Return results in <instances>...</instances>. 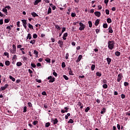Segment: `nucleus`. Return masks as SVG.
<instances>
[{"mask_svg":"<svg viewBox=\"0 0 130 130\" xmlns=\"http://www.w3.org/2000/svg\"><path fill=\"white\" fill-rule=\"evenodd\" d=\"M68 72H69V75L71 76H74V73L73 72V71H72V69L71 68V67H69L68 68Z\"/></svg>","mask_w":130,"mask_h":130,"instance_id":"423d86ee","label":"nucleus"},{"mask_svg":"<svg viewBox=\"0 0 130 130\" xmlns=\"http://www.w3.org/2000/svg\"><path fill=\"white\" fill-rule=\"evenodd\" d=\"M82 57H83V56H82V55H80L78 56V59L76 60V62H79V61H81V59H82Z\"/></svg>","mask_w":130,"mask_h":130,"instance_id":"6e6552de","label":"nucleus"},{"mask_svg":"<svg viewBox=\"0 0 130 130\" xmlns=\"http://www.w3.org/2000/svg\"><path fill=\"white\" fill-rule=\"evenodd\" d=\"M10 51L11 53H12L13 54H15V53H16V51L14 50L13 49H10Z\"/></svg>","mask_w":130,"mask_h":130,"instance_id":"a878e982","label":"nucleus"},{"mask_svg":"<svg viewBox=\"0 0 130 130\" xmlns=\"http://www.w3.org/2000/svg\"><path fill=\"white\" fill-rule=\"evenodd\" d=\"M42 0H36L35 3H34V5L35 6H37L39 3H41Z\"/></svg>","mask_w":130,"mask_h":130,"instance_id":"9d476101","label":"nucleus"},{"mask_svg":"<svg viewBox=\"0 0 130 130\" xmlns=\"http://www.w3.org/2000/svg\"><path fill=\"white\" fill-rule=\"evenodd\" d=\"M68 123H74V120L73 119H70L68 121Z\"/></svg>","mask_w":130,"mask_h":130,"instance_id":"ea45409f","label":"nucleus"},{"mask_svg":"<svg viewBox=\"0 0 130 130\" xmlns=\"http://www.w3.org/2000/svg\"><path fill=\"white\" fill-rule=\"evenodd\" d=\"M4 87L5 88V89H7V88L9 87V84H6Z\"/></svg>","mask_w":130,"mask_h":130,"instance_id":"69168bd1","label":"nucleus"},{"mask_svg":"<svg viewBox=\"0 0 130 130\" xmlns=\"http://www.w3.org/2000/svg\"><path fill=\"white\" fill-rule=\"evenodd\" d=\"M63 78H64V79L66 80V81H68V80H69V77H68L67 75H63Z\"/></svg>","mask_w":130,"mask_h":130,"instance_id":"de8ad7c7","label":"nucleus"},{"mask_svg":"<svg viewBox=\"0 0 130 130\" xmlns=\"http://www.w3.org/2000/svg\"><path fill=\"white\" fill-rule=\"evenodd\" d=\"M10 61L9 60H7L6 61H5V65L6 66H10Z\"/></svg>","mask_w":130,"mask_h":130,"instance_id":"7c9ffc66","label":"nucleus"},{"mask_svg":"<svg viewBox=\"0 0 130 130\" xmlns=\"http://www.w3.org/2000/svg\"><path fill=\"white\" fill-rule=\"evenodd\" d=\"M6 89V88H5L4 86H2L1 87V89H0V91H5Z\"/></svg>","mask_w":130,"mask_h":130,"instance_id":"5fc2aeb1","label":"nucleus"},{"mask_svg":"<svg viewBox=\"0 0 130 130\" xmlns=\"http://www.w3.org/2000/svg\"><path fill=\"white\" fill-rule=\"evenodd\" d=\"M4 24V20L0 19V25H3Z\"/></svg>","mask_w":130,"mask_h":130,"instance_id":"13d9d810","label":"nucleus"},{"mask_svg":"<svg viewBox=\"0 0 130 130\" xmlns=\"http://www.w3.org/2000/svg\"><path fill=\"white\" fill-rule=\"evenodd\" d=\"M99 22H100V19H96L95 22V26H98L99 25Z\"/></svg>","mask_w":130,"mask_h":130,"instance_id":"ddd939ff","label":"nucleus"},{"mask_svg":"<svg viewBox=\"0 0 130 130\" xmlns=\"http://www.w3.org/2000/svg\"><path fill=\"white\" fill-rule=\"evenodd\" d=\"M95 67L96 66H95V64H92L91 67H90L91 71H94V70H95Z\"/></svg>","mask_w":130,"mask_h":130,"instance_id":"5701e85b","label":"nucleus"},{"mask_svg":"<svg viewBox=\"0 0 130 130\" xmlns=\"http://www.w3.org/2000/svg\"><path fill=\"white\" fill-rule=\"evenodd\" d=\"M37 123H38V121H37V120H36L32 122V124L34 125H36L37 124Z\"/></svg>","mask_w":130,"mask_h":130,"instance_id":"79ce46f5","label":"nucleus"},{"mask_svg":"<svg viewBox=\"0 0 130 130\" xmlns=\"http://www.w3.org/2000/svg\"><path fill=\"white\" fill-rule=\"evenodd\" d=\"M107 23H109V24H110V23H111V22H112V20H111V18H107Z\"/></svg>","mask_w":130,"mask_h":130,"instance_id":"c756f323","label":"nucleus"},{"mask_svg":"<svg viewBox=\"0 0 130 130\" xmlns=\"http://www.w3.org/2000/svg\"><path fill=\"white\" fill-rule=\"evenodd\" d=\"M64 31H66V27H62L61 32L63 33V32H64Z\"/></svg>","mask_w":130,"mask_h":130,"instance_id":"774afa93","label":"nucleus"},{"mask_svg":"<svg viewBox=\"0 0 130 130\" xmlns=\"http://www.w3.org/2000/svg\"><path fill=\"white\" fill-rule=\"evenodd\" d=\"M28 28H29V29H34L33 28V25H32L31 24L28 23Z\"/></svg>","mask_w":130,"mask_h":130,"instance_id":"4c0bfd02","label":"nucleus"},{"mask_svg":"<svg viewBox=\"0 0 130 130\" xmlns=\"http://www.w3.org/2000/svg\"><path fill=\"white\" fill-rule=\"evenodd\" d=\"M97 77H101L102 76V73L100 72H98L96 73Z\"/></svg>","mask_w":130,"mask_h":130,"instance_id":"4468645a","label":"nucleus"},{"mask_svg":"<svg viewBox=\"0 0 130 130\" xmlns=\"http://www.w3.org/2000/svg\"><path fill=\"white\" fill-rule=\"evenodd\" d=\"M69 53H67L66 54L65 58H66V59H69Z\"/></svg>","mask_w":130,"mask_h":130,"instance_id":"603ef678","label":"nucleus"},{"mask_svg":"<svg viewBox=\"0 0 130 130\" xmlns=\"http://www.w3.org/2000/svg\"><path fill=\"white\" fill-rule=\"evenodd\" d=\"M3 12H4V13H5L6 15H8V10L7 9V8H6V7L3 9Z\"/></svg>","mask_w":130,"mask_h":130,"instance_id":"f8f14e48","label":"nucleus"},{"mask_svg":"<svg viewBox=\"0 0 130 130\" xmlns=\"http://www.w3.org/2000/svg\"><path fill=\"white\" fill-rule=\"evenodd\" d=\"M51 122L53 123V124H57V122H58V120L57 118L54 119L53 118H52L51 119Z\"/></svg>","mask_w":130,"mask_h":130,"instance_id":"20e7f679","label":"nucleus"},{"mask_svg":"<svg viewBox=\"0 0 130 130\" xmlns=\"http://www.w3.org/2000/svg\"><path fill=\"white\" fill-rule=\"evenodd\" d=\"M12 47H13V50L16 51V45H13L12 46Z\"/></svg>","mask_w":130,"mask_h":130,"instance_id":"3c124183","label":"nucleus"},{"mask_svg":"<svg viewBox=\"0 0 130 130\" xmlns=\"http://www.w3.org/2000/svg\"><path fill=\"white\" fill-rule=\"evenodd\" d=\"M5 23H9L10 22V19H5L4 20Z\"/></svg>","mask_w":130,"mask_h":130,"instance_id":"864d4df0","label":"nucleus"},{"mask_svg":"<svg viewBox=\"0 0 130 130\" xmlns=\"http://www.w3.org/2000/svg\"><path fill=\"white\" fill-rule=\"evenodd\" d=\"M53 75L55 77H57V73H56V72H55V71H54V72L53 73Z\"/></svg>","mask_w":130,"mask_h":130,"instance_id":"c03bdc74","label":"nucleus"},{"mask_svg":"<svg viewBox=\"0 0 130 130\" xmlns=\"http://www.w3.org/2000/svg\"><path fill=\"white\" fill-rule=\"evenodd\" d=\"M108 27V25L107 24V23H104L103 24V28H106Z\"/></svg>","mask_w":130,"mask_h":130,"instance_id":"e433bc0d","label":"nucleus"},{"mask_svg":"<svg viewBox=\"0 0 130 130\" xmlns=\"http://www.w3.org/2000/svg\"><path fill=\"white\" fill-rule=\"evenodd\" d=\"M115 54L116 56H119L120 55V52L116 51Z\"/></svg>","mask_w":130,"mask_h":130,"instance_id":"c85d7f7f","label":"nucleus"},{"mask_svg":"<svg viewBox=\"0 0 130 130\" xmlns=\"http://www.w3.org/2000/svg\"><path fill=\"white\" fill-rule=\"evenodd\" d=\"M42 95H43V96H47V93H46V91H43L42 92Z\"/></svg>","mask_w":130,"mask_h":130,"instance_id":"a19ab883","label":"nucleus"},{"mask_svg":"<svg viewBox=\"0 0 130 130\" xmlns=\"http://www.w3.org/2000/svg\"><path fill=\"white\" fill-rule=\"evenodd\" d=\"M31 16H32L34 18H35V17H38L37 13H35V12L31 13Z\"/></svg>","mask_w":130,"mask_h":130,"instance_id":"9b49d317","label":"nucleus"},{"mask_svg":"<svg viewBox=\"0 0 130 130\" xmlns=\"http://www.w3.org/2000/svg\"><path fill=\"white\" fill-rule=\"evenodd\" d=\"M103 88H104V89H107V88H108V85L107 84H104L103 85Z\"/></svg>","mask_w":130,"mask_h":130,"instance_id":"cd10ccee","label":"nucleus"},{"mask_svg":"<svg viewBox=\"0 0 130 130\" xmlns=\"http://www.w3.org/2000/svg\"><path fill=\"white\" fill-rule=\"evenodd\" d=\"M21 22L23 23V26L24 27L25 29H26L27 28V21L26 20H22Z\"/></svg>","mask_w":130,"mask_h":130,"instance_id":"39448f33","label":"nucleus"},{"mask_svg":"<svg viewBox=\"0 0 130 130\" xmlns=\"http://www.w3.org/2000/svg\"><path fill=\"white\" fill-rule=\"evenodd\" d=\"M114 44L115 43H114V41H109L108 42V47L109 49H110V50H112L113 48H114Z\"/></svg>","mask_w":130,"mask_h":130,"instance_id":"f257e3e1","label":"nucleus"},{"mask_svg":"<svg viewBox=\"0 0 130 130\" xmlns=\"http://www.w3.org/2000/svg\"><path fill=\"white\" fill-rule=\"evenodd\" d=\"M55 28H56V29H57V30H60V26H59L58 25H55Z\"/></svg>","mask_w":130,"mask_h":130,"instance_id":"2f4dec72","label":"nucleus"},{"mask_svg":"<svg viewBox=\"0 0 130 130\" xmlns=\"http://www.w3.org/2000/svg\"><path fill=\"white\" fill-rule=\"evenodd\" d=\"M6 29H8V30H9V31H11V30H12V28H11V26H8L6 27Z\"/></svg>","mask_w":130,"mask_h":130,"instance_id":"052dcab7","label":"nucleus"},{"mask_svg":"<svg viewBox=\"0 0 130 130\" xmlns=\"http://www.w3.org/2000/svg\"><path fill=\"white\" fill-rule=\"evenodd\" d=\"M103 83H104V84H107V80H106V79H104L103 80Z\"/></svg>","mask_w":130,"mask_h":130,"instance_id":"0e129e2a","label":"nucleus"},{"mask_svg":"<svg viewBox=\"0 0 130 130\" xmlns=\"http://www.w3.org/2000/svg\"><path fill=\"white\" fill-rule=\"evenodd\" d=\"M122 77H123V76H122V73H120L119 75H118L117 81L118 82H120L121 80H122Z\"/></svg>","mask_w":130,"mask_h":130,"instance_id":"7ed1b4c3","label":"nucleus"},{"mask_svg":"<svg viewBox=\"0 0 130 130\" xmlns=\"http://www.w3.org/2000/svg\"><path fill=\"white\" fill-rule=\"evenodd\" d=\"M94 15L96 17H100L101 16V13L99 11H96L94 12Z\"/></svg>","mask_w":130,"mask_h":130,"instance_id":"0eeeda50","label":"nucleus"},{"mask_svg":"<svg viewBox=\"0 0 130 130\" xmlns=\"http://www.w3.org/2000/svg\"><path fill=\"white\" fill-rule=\"evenodd\" d=\"M55 81V78L53 77L51 79H50L49 82V83H53V82Z\"/></svg>","mask_w":130,"mask_h":130,"instance_id":"f3484780","label":"nucleus"},{"mask_svg":"<svg viewBox=\"0 0 130 130\" xmlns=\"http://www.w3.org/2000/svg\"><path fill=\"white\" fill-rule=\"evenodd\" d=\"M79 26H80V27H79V29L80 31H83V30H84V29H85V28H86V25L84 24L82 22L79 23Z\"/></svg>","mask_w":130,"mask_h":130,"instance_id":"f03ea898","label":"nucleus"},{"mask_svg":"<svg viewBox=\"0 0 130 130\" xmlns=\"http://www.w3.org/2000/svg\"><path fill=\"white\" fill-rule=\"evenodd\" d=\"M31 38L32 36H31V34H28L27 35V39H29L30 40V39H31Z\"/></svg>","mask_w":130,"mask_h":130,"instance_id":"b1692460","label":"nucleus"},{"mask_svg":"<svg viewBox=\"0 0 130 130\" xmlns=\"http://www.w3.org/2000/svg\"><path fill=\"white\" fill-rule=\"evenodd\" d=\"M44 107L45 108H46V109H47V108H48V104H45L44 105Z\"/></svg>","mask_w":130,"mask_h":130,"instance_id":"8fccbe9b","label":"nucleus"},{"mask_svg":"<svg viewBox=\"0 0 130 130\" xmlns=\"http://www.w3.org/2000/svg\"><path fill=\"white\" fill-rule=\"evenodd\" d=\"M61 113H66V112H68V111H64L63 110H61Z\"/></svg>","mask_w":130,"mask_h":130,"instance_id":"338daca9","label":"nucleus"},{"mask_svg":"<svg viewBox=\"0 0 130 130\" xmlns=\"http://www.w3.org/2000/svg\"><path fill=\"white\" fill-rule=\"evenodd\" d=\"M31 67H32V68H36V64H35L34 63H31Z\"/></svg>","mask_w":130,"mask_h":130,"instance_id":"a18cd8bd","label":"nucleus"},{"mask_svg":"<svg viewBox=\"0 0 130 130\" xmlns=\"http://www.w3.org/2000/svg\"><path fill=\"white\" fill-rule=\"evenodd\" d=\"M108 29H109V33H113V30H112V27L111 26H110Z\"/></svg>","mask_w":130,"mask_h":130,"instance_id":"2eb2a0df","label":"nucleus"},{"mask_svg":"<svg viewBox=\"0 0 130 130\" xmlns=\"http://www.w3.org/2000/svg\"><path fill=\"white\" fill-rule=\"evenodd\" d=\"M71 16H72L73 18L76 17V13H72L71 14Z\"/></svg>","mask_w":130,"mask_h":130,"instance_id":"4d7b16f0","label":"nucleus"},{"mask_svg":"<svg viewBox=\"0 0 130 130\" xmlns=\"http://www.w3.org/2000/svg\"><path fill=\"white\" fill-rule=\"evenodd\" d=\"M34 54L36 55V57H38V51H37L36 50H35L34 51Z\"/></svg>","mask_w":130,"mask_h":130,"instance_id":"6ab92c4d","label":"nucleus"},{"mask_svg":"<svg viewBox=\"0 0 130 130\" xmlns=\"http://www.w3.org/2000/svg\"><path fill=\"white\" fill-rule=\"evenodd\" d=\"M9 78L10 79V80H12L13 82H15V81H16V79H15V78L13 77V76H10Z\"/></svg>","mask_w":130,"mask_h":130,"instance_id":"aec40b11","label":"nucleus"},{"mask_svg":"<svg viewBox=\"0 0 130 130\" xmlns=\"http://www.w3.org/2000/svg\"><path fill=\"white\" fill-rule=\"evenodd\" d=\"M58 44H59L60 47H62V45H63V42H62V41L59 40L58 41Z\"/></svg>","mask_w":130,"mask_h":130,"instance_id":"1a4fd4ad","label":"nucleus"},{"mask_svg":"<svg viewBox=\"0 0 130 130\" xmlns=\"http://www.w3.org/2000/svg\"><path fill=\"white\" fill-rule=\"evenodd\" d=\"M121 98H122V99H124V98H125V95H124L123 94H121Z\"/></svg>","mask_w":130,"mask_h":130,"instance_id":"6e6d98bb","label":"nucleus"},{"mask_svg":"<svg viewBox=\"0 0 130 130\" xmlns=\"http://www.w3.org/2000/svg\"><path fill=\"white\" fill-rule=\"evenodd\" d=\"M107 61L108 62V64H110V63L111 62V58H107Z\"/></svg>","mask_w":130,"mask_h":130,"instance_id":"a211bd4d","label":"nucleus"},{"mask_svg":"<svg viewBox=\"0 0 130 130\" xmlns=\"http://www.w3.org/2000/svg\"><path fill=\"white\" fill-rule=\"evenodd\" d=\"M90 110V107H87L85 109V112H88Z\"/></svg>","mask_w":130,"mask_h":130,"instance_id":"37998d69","label":"nucleus"},{"mask_svg":"<svg viewBox=\"0 0 130 130\" xmlns=\"http://www.w3.org/2000/svg\"><path fill=\"white\" fill-rule=\"evenodd\" d=\"M88 24H89V27H90V28H91V27H92V21H88Z\"/></svg>","mask_w":130,"mask_h":130,"instance_id":"c9c22d12","label":"nucleus"},{"mask_svg":"<svg viewBox=\"0 0 130 130\" xmlns=\"http://www.w3.org/2000/svg\"><path fill=\"white\" fill-rule=\"evenodd\" d=\"M62 68H66V63L64 62H62L61 63Z\"/></svg>","mask_w":130,"mask_h":130,"instance_id":"49530a36","label":"nucleus"},{"mask_svg":"<svg viewBox=\"0 0 130 130\" xmlns=\"http://www.w3.org/2000/svg\"><path fill=\"white\" fill-rule=\"evenodd\" d=\"M106 15H109V11L108 10V9L106 10Z\"/></svg>","mask_w":130,"mask_h":130,"instance_id":"680f3d73","label":"nucleus"},{"mask_svg":"<svg viewBox=\"0 0 130 130\" xmlns=\"http://www.w3.org/2000/svg\"><path fill=\"white\" fill-rule=\"evenodd\" d=\"M36 42V40H32L30 41V43H31V44H35Z\"/></svg>","mask_w":130,"mask_h":130,"instance_id":"f704fd0d","label":"nucleus"},{"mask_svg":"<svg viewBox=\"0 0 130 130\" xmlns=\"http://www.w3.org/2000/svg\"><path fill=\"white\" fill-rule=\"evenodd\" d=\"M27 112V107L25 106L23 108V112L25 113V112Z\"/></svg>","mask_w":130,"mask_h":130,"instance_id":"09e8293b","label":"nucleus"},{"mask_svg":"<svg viewBox=\"0 0 130 130\" xmlns=\"http://www.w3.org/2000/svg\"><path fill=\"white\" fill-rule=\"evenodd\" d=\"M45 61H47V62H48V63H50L51 62V60H50V58H47L45 59Z\"/></svg>","mask_w":130,"mask_h":130,"instance_id":"393cba45","label":"nucleus"},{"mask_svg":"<svg viewBox=\"0 0 130 130\" xmlns=\"http://www.w3.org/2000/svg\"><path fill=\"white\" fill-rule=\"evenodd\" d=\"M27 104L29 107H32V103L31 102H28Z\"/></svg>","mask_w":130,"mask_h":130,"instance_id":"bf43d9fd","label":"nucleus"},{"mask_svg":"<svg viewBox=\"0 0 130 130\" xmlns=\"http://www.w3.org/2000/svg\"><path fill=\"white\" fill-rule=\"evenodd\" d=\"M37 37H38V36L37 35V34H33V38H34L35 39H36V38H37Z\"/></svg>","mask_w":130,"mask_h":130,"instance_id":"58836bf2","label":"nucleus"},{"mask_svg":"<svg viewBox=\"0 0 130 130\" xmlns=\"http://www.w3.org/2000/svg\"><path fill=\"white\" fill-rule=\"evenodd\" d=\"M128 85H129V83H128V82H124V86L125 87H127V86H128Z\"/></svg>","mask_w":130,"mask_h":130,"instance_id":"473e14b6","label":"nucleus"},{"mask_svg":"<svg viewBox=\"0 0 130 130\" xmlns=\"http://www.w3.org/2000/svg\"><path fill=\"white\" fill-rule=\"evenodd\" d=\"M20 21H18V22H17V27H20Z\"/></svg>","mask_w":130,"mask_h":130,"instance_id":"e2e57ef3","label":"nucleus"},{"mask_svg":"<svg viewBox=\"0 0 130 130\" xmlns=\"http://www.w3.org/2000/svg\"><path fill=\"white\" fill-rule=\"evenodd\" d=\"M22 64H23V63H22V62H21V61L17 62L16 63V66L17 67H21V66H22Z\"/></svg>","mask_w":130,"mask_h":130,"instance_id":"412c9836","label":"nucleus"},{"mask_svg":"<svg viewBox=\"0 0 130 130\" xmlns=\"http://www.w3.org/2000/svg\"><path fill=\"white\" fill-rule=\"evenodd\" d=\"M51 12H52V10H51V8H50V7L48 8L47 14L49 15V14H51Z\"/></svg>","mask_w":130,"mask_h":130,"instance_id":"dca6fc26","label":"nucleus"},{"mask_svg":"<svg viewBox=\"0 0 130 130\" xmlns=\"http://www.w3.org/2000/svg\"><path fill=\"white\" fill-rule=\"evenodd\" d=\"M4 55H5V56H7L8 58H9L10 57L9 53H8L7 52H4Z\"/></svg>","mask_w":130,"mask_h":130,"instance_id":"bb28decb","label":"nucleus"},{"mask_svg":"<svg viewBox=\"0 0 130 130\" xmlns=\"http://www.w3.org/2000/svg\"><path fill=\"white\" fill-rule=\"evenodd\" d=\"M106 111V109L105 108H103L102 111H101V114H104V112Z\"/></svg>","mask_w":130,"mask_h":130,"instance_id":"4be33fe9","label":"nucleus"},{"mask_svg":"<svg viewBox=\"0 0 130 130\" xmlns=\"http://www.w3.org/2000/svg\"><path fill=\"white\" fill-rule=\"evenodd\" d=\"M50 125V123H49V122H47V123L45 124V127H49Z\"/></svg>","mask_w":130,"mask_h":130,"instance_id":"72a5a7b5","label":"nucleus"}]
</instances>
